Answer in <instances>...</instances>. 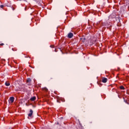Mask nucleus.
Segmentation results:
<instances>
[{"label":"nucleus","instance_id":"obj_17","mask_svg":"<svg viewBox=\"0 0 129 129\" xmlns=\"http://www.w3.org/2000/svg\"><path fill=\"white\" fill-rule=\"evenodd\" d=\"M50 79H53V78H51Z\"/></svg>","mask_w":129,"mask_h":129},{"label":"nucleus","instance_id":"obj_11","mask_svg":"<svg viewBox=\"0 0 129 129\" xmlns=\"http://www.w3.org/2000/svg\"><path fill=\"white\" fill-rule=\"evenodd\" d=\"M0 8H1V9H3V8H4V5H1Z\"/></svg>","mask_w":129,"mask_h":129},{"label":"nucleus","instance_id":"obj_9","mask_svg":"<svg viewBox=\"0 0 129 129\" xmlns=\"http://www.w3.org/2000/svg\"><path fill=\"white\" fill-rule=\"evenodd\" d=\"M120 89H121L122 90H124L125 89L124 87H123V86H120Z\"/></svg>","mask_w":129,"mask_h":129},{"label":"nucleus","instance_id":"obj_7","mask_svg":"<svg viewBox=\"0 0 129 129\" xmlns=\"http://www.w3.org/2000/svg\"><path fill=\"white\" fill-rule=\"evenodd\" d=\"M81 40H82V42H85L86 39L85 38V37H83L81 38Z\"/></svg>","mask_w":129,"mask_h":129},{"label":"nucleus","instance_id":"obj_12","mask_svg":"<svg viewBox=\"0 0 129 129\" xmlns=\"http://www.w3.org/2000/svg\"><path fill=\"white\" fill-rule=\"evenodd\" d=\"M4 45H5L4 43H1V44H0V46H4Z\"/></svg>","mask_w":129,"mask_h":129},{"label":"nucleus","instance_id":"obj_8","mask_svg":"<svg viewBox=\"0 0 129 129\" xmlns=\"http://www.w3.org/2000/svg\"><path fill=\"white\" fill-rule=\"evenodd\" d=\"M5 85H6V86H10V85H11V84H10V83H8L6 82L5 83Z\"/></svg>","mask_w":129,"mask_h":129},{"label":"nucleus","instance_id":"obj_13","mask_svg":"<svg viewBox=\"0 0 129 129\" xmlns=\"http://www.w3.org/2000/svg\"><path fill=\"white\" fill-rule=\"evenodd\" d=\"M124 102H125V103H126L127 102V101L126 100H124Z\"/></svg>","mask_w":129,"mask_h":129},{"label":"nucleus","instance_id":"obj_2","mask_svg":"<svg viewBox=\"0 0 129 129\" xmlns=\"http://www.w3.org/2000/svg\"><path fill=\"white\" fill-rule=\"evenodd\" d=\"M31 81H32V80H31V79H30V78L27 79V82H26L27 84L28 85H31Z\"/></svg>","mask_w":129,"mask_h":129},{"label":"nucleus","instance_id":"obj_5","mask_svg":"<svg viewBox=\"0 0 129 129\" xmlns=\"http://www.w3.org/2000/svg\"><path fill=\"white\" fill-rule=\"evenodd\" d=\"M102 82L103 83H106V82H107V79L105 78H104L103 79H102Z\"/></svg>","mask_w":129,"mask_h":129},{"label":"nucleus","instance_id":"obj_10","mask_svg":"<svg viewBox=\"0 0 129 129\" xmlns=\"http://www.w3.org/2000/svg\"><path fill=\"white\" fill-rule=\"evenodd\" d=\"M44 90H45V91H48V89H47V88H44Z\"/></svg>","mask_w":129,"mask_h":129},{"label":"nucleus","instance_id":"obj_4","mask_svg":"<svg viewBox=\"0 0 129 129\" xmlns=\"http://www.w3.org/2000/svg\"><path fill=\"white\" fill-rule=\"evenodd\" d=\"M10 101L12 103L15 101V98L14 97H11L10 98Z\"/></svg>","mask_w":129,"mask_h":129},{"label":"nucleus","instance_id":"obj_6","mask_svg":"<svg viewBox=\"0 0 129 129\" xmlns=\"http://www.w3.org/2000/svg\"><path fill=\"white\" fill-rule=\"evenodd\" d=\"M30 100L31 101H35V100H36V97H33L30 99Z\"/></svg>","mask_w":129,"mask_h":129},{"label":"nucleus","instance_id":"obj_15","mask_svg":"<svg viewBox=\"0 0 129 129\" xmlns=\"http://www.w3.org/2000/svg\"><path fill=\"white\" fill-rule=\"evenodd\" d=\"M126 103L127 104H129V102H127Z\"/></svg>","mask_w":129,"mask_h":129},{"label":"nucleus","instance_id":"obj_1","mask_svg":"<svg viewBox=\"0 0 129 129\" xmlns=\"http://www.w3.org/2000/svg\"><path fill=\"white\" fill-rule=\"evenodd\" d=\"M74 34L73 33H69L68 35V38H69V39H71L73 37Z\"/></svg>","mask_w":129,"mask_h":129},{"label":"nucleus","instance_id":"obj_14","mask_svg":"<svg viewBox=\"0 0 129 129\" xmlns=\"http://www.w3.org/2000/svg\"><path fill=\"white\" fill-rule=\"evenodd\" d=\"M82 99H83V101H84V100H85V99H84V98H82Z\"/></svg>","mask_w":129,"mask_h":129},{"label":"nucleus","instance_id":"obj_16","mask_svg":"<svg viewBox=\"0 0 129 129\" xmlns=\"http://www.w3.org/2000/svg\"><path fill=\"white\" fill-rule=\"evenodd\" d=\"M13 51H14V48H12Z\"/></svg>","mask_w":129,"mask_h":129},{"label":"nucleus","instance_id":"obj_3","mask_svg":"<svg viewBox=\"0 0 129 129\" xmlns=\"http://www.w3.org/2000/svg\"><path fill=\"white\" fill-rule=\"evenodd\" d=\"M33 112H34L33 111V110L30 109V113L28 114V116H29V117H32V115H33Z\"/></svg>","mask_w":129,"mask_h":129}]
</instances>
